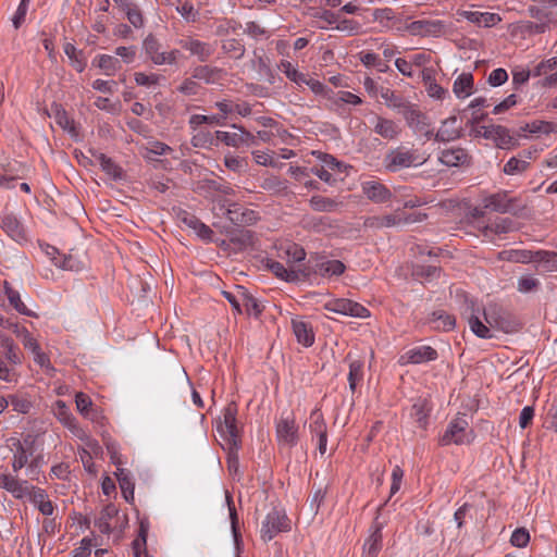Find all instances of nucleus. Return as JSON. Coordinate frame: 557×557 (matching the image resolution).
<instances>
[{"instance_id": "nucleus-1", "label": "nucleus", "mask_w": 557, "mask_h": 557, "mask_svg": "<svg viewBox=\"0 0 557 557\" xmlns=\"http://www.w3.org/2000/svg\"><path fill=\"white\" fill-rule=\"evenodd\" d=\"M429 160V154L413 146L399 145L389 149L383 158V166L389 173H396L409 168H418Z\"/></svg>"}, {"instance_id": "nucleus-2", "label": "nucleus", "mask_w": 557, "mask_h": 557, "mask_svg": "<svg viewBox=\"0 0 557 557\" xmlns=\"http://www.w3.org/2000/svg\"><path fill=\"white\" fill-rule=\"evenodd\" d=\"M237 405L232 401L223 410V420L218 425V431L225 441L228 450L240 447V431L237 426Z\"/></svg>"}, {"instance_id": "nucleus-3", "label": "nucleus", "mask_w": 557, "mask_h": 557, "mask_svg": "<svg viewBox=\"0 0 557 557\" xmlns=\"http://www.w3.org/2000/svg\"><path fill=\"white\" fill-rule=\"evenodd\" d=\"M290 530V520L283 509L272 508L261 522L260 537L264 543L270 542L282 532Z\"/></svg>"}, {"instance_id": "nucleus-4", "label": "nucleus", "mask_w": 557, "mask_h": 557, "mask_svg": "<svg viewBox=\"0 0 557 557\" xmlns=\"http://www.w3.org/2000/svg\"><path fill=\"white\" fill-rule=\"evenodd\" d=\"M483 207L498 213L519 214L523 209L518 198L509 197L507 191H498L483 198Z\"/></svg>"}, {"instance_id": "nucleus-5", "label": "nucleus", "mask_w": 557, "mask_h": 557, "mask_svg": "<svg viewBox=\"0 0 557 557\" xmlns=\"http://www.w3.org/2000/svg\"><path fill=\"white\" fill-rule=\"evenodd\" d=\"M471 433L467 419L465 417H457L449 422L445 433L440 440V443L443 446L450 444H468L471 442Z\"/></svg>"}, {"instance_id": "nucleus-6", "label": "nucleus", "mask_w": 557, "mask_h": 557, "mask_svg": "<svg viewBox=\"0 0 557 557\" xmlns=\"http://www.w3.org/2000/svg\"><path fill=\"white\" fill-rule=\"evenodd\" d=\"M275 433L278 445L289 448L297 445L299 440L298 425L293 413L281 416L276 421Z\"/></svg>"}, {"instance_id": "nucleus-7", "label": "nucleus", "mask_w": 557, "mask_h": 557, "mask_svg": "<svg viewBox=\"0 0 557 557\" xmlns=\"http://www.w3.org/2000/svg\"><path fill=\"white\" fill-rule=\"evenodd\" d=\"M476 133L485 139L494 141L500 149H511L517 145L510 131L503 125H483L478 128Z\"/></svg>"}, {"instance_id": "nucleus-8", "label": "nucleus", "mask_w": 557, "mask_h": 557, "mask_svg": "<svg viewBox=\"0 0 557 557\" xmlns=\"http://www.w3.org/2000/svg\"><path fill=\"white\" fill-rule=\"evenodd\" d=\"M372 131L387 141H394L401 135V126L394 120L374 114L371 119Z\"/></svg>"}, {"instance_id": "nucleus-9", "label": "nucleus", "mask_w": 557, "mask_h": 557, "mask_svg": "<svg viewBox=\"0 0 557 557\" xmlns=\"http://www.w3.org/2000/svg\"><path fill=\"white\" fill-rule=\"evenodd\" d=\"M325 309L335 313L355 318H368L370 315V312L366 307L345 298L329 301L325 305Z\"/></svg>"}, {"instance_id": "nucleus-10", "label": "nucleus", "mask_w": 557, "mask_h": 557, "mask_svg": "<svg viewBox=\"0 0 557 557\" xmlns=\"http://www.w3.org/2000/svg\"><path fill=\"white\" fill-rule=\"evenodd\" d=\"M309 431L312 437L318 438V449L321 455L326 453L327 445V426L323 413L320 409L315 408L309 417Z\"/></svg>"}, {"instance_id": "nucleus-11", "label": "nucleus", "mask_w": 557, "mask_h": 557, "mask_svg": "<svg viewBox=\"0 0 557 557\" xmlns=\"http://www.w3.org/2000/svg\"><path fill=\"white\" fill-rule=\"evenodd\" d=\"M412 36H440L445 32V23L441 20H418L405 26Z\"/></svg>"}, {"instance_id": "nucleus-12", "label": "nucleus", "mask_w": 557, "mask_h": 557, "mask_svg": "<svg viewBox=\"0 0 557 557\" xmlns=\"http://www.w3.org/2000/svg\"><path fill=\"white\" fill-rule=\"evenodd\" d=\"M177 45L188 51L191 57H196L199 62H207L214 53V48L211 44L193 37L181 38L177 40Z\"/></svg>"}, {"instance_id": "nucleus-13", "label": "nucleus", "mask_w": 557, "mask_h": 557, "mask_svg": "<svg viewBox=\"0 0 557 557\" xmlns=\"http://www.w3.org/2000/svg\"><path fill=\"white\" fill-rule=\"evenodd\" d=\"M366 198L374 203H384L392 199L393 193L379 180H368L360 184Z\"/></svg>"}, {"instance_id": "nucleus-14", "label": "nucleus", "mask_w": 557, "mask_h": 557, "mask_svg": "<svg viewBox=\"0 0 557 557\" xmlns=\"http://www.w3.org/2000/svg\"><path fill=\"white\" fill-rule=\"evenodd\" d=\"M0 487L4 488L16 499L28 498L34 485L26 480H18L8 473H0Z\"/></svg>"}, {"instance_id": "nucleus-15", "label": "nucleus", "mask_w": 557, "mask_h": 557, "mask_svg": "<svg viewBox=\"0 0 557 557\" xmlns=\"http://www.w3.org/2000/svg\"><path fill=\"white\" fill-rule=\"evenodd\" d=\"M504 259L512 262L529 263V262H549L553 255L547 250H539L532 252L530 250H509L500 253Z\"/></svg>"}, {"instance_id": "nucleus-16", "label": "nucleus", "mask_w": 557, "mask_h": 557, "mask_svg": "<svg viewBox=\"0 0 557 557\" xmlns=\"http://www.w3.org/2000/svg\"><path fill=\"white\" fill-rule=\"evenodd\" d=\"M438 358L437 351L431 346H417L407 350L400 357L401 364H420L428 361H434Z\"/></svg>"}, {"instance_id": "nucleus-17", "label": "nucleus", "mask_w": 557, "mask_h": 557, "mask_svg": "<svg viewBox=\"0 0 557 557\" xmlns=\"http://www.w3.org/2000/svg\"><path fill=\"white\" fill-rule=\"evenodd\" d=\"M226 216L236 225H252L259 220L258 212L235 202L228 205Z\"/></svg>"}, {"instance_id": "nucleus-18", "label": "nucleus", "mask_w": 557, "mask_h": 557, "mask_svg": "<svg viewBox=\"0 0 557 557\" xmlns=\"http://www.w3.org/2000/svg\"><path fill=\"white\" fill-rule=\"evenodd\" d=\"M399 113L405 119L408 127L414 132H424L430 126L426 115L416 104L408 102Z\"/></svg>"}, {"instance_id": "nucleus-19", "label": "nucleus", "mask_w": 557, "mask_h": 557, "mask_svg": "<svg viewBox=\"0 0 557 557\" xmlns=\"http://www.w3.org/2000/svg\"><path fill=\"white\" fill-rule=\"evenodd\" d=\"M438 161L446 166L469 165L471 157L466 149L461 147H451L440 152Z\"/></svg>"}, {"instance_id": "nucleus-20", "label": "nucleus", "mask_w": 557, "mask_h": 557, "mask_svg": "<svg viewBox=\"0 0 557 557\" xmlns=\"http://www.w3.org/2000/svg\"><path fill=\"white\" fill-rule=\"evenodd\" d=\"M267 267L276 277L288 283H294L300 281L301 278H306L310 273L309 271L300 269H287L284 267V264L275 260H268Z\"/></svg>"}, {"instance_id": "nucleus-21", "label": "nucleus", "mask_w": 557, "mask_h": 557, "mask_svg": "<svg viewBox=\"0 0 557 557\" xmlns=\"http://www.w3.org/2000/svg\"><path fill=\"white\" fill-rule=\"evenodd\" d=\"M0 226L2 231L18 244L27 242L26 231L23 224L13 214H4L1 218Z\"/></svg>"}, {"instance_id": "nucleus-22", "label": "nucleus", "mask_w": 557, "mask_h": 557, "mask_svg": "<svg viewBox=\"0 0 557 557\" xmlns=\"http://www.w3.org/2000/svg\"><path fill=\"white\" fill-rule=\"evenodd\" d=\"M382 549V524L375 522L371 527V533L364 542V557H377Z\"/></svg>"}, {"instance_id": "nucleus-23", "label": "nucleus", "mask_w": 557, "mask_h": 557, "mask_svg": "<svg viewBox=\"0 0 557 557\" xmlns=\"http://www.w3.org/2000/svg\"><path fill=\"white\" fill-rule=\"evenodd\" d=\"M292 327L297 342L305 347H310L314 343V333L310 323L300 320L293 319Z\"/></svg>"}, {"instance_id": "nucleus-24", "label": "nucleus", "mask_w": 557, "mask_h": 557, "mask_svg": "<svg viewBox=\"0 0 557 557\" xmlns=\"http://www.w3.org/2000/svg\"><path fill=\"white\" fill-rule=\"evenodd\" d=\"M484 318L490 327L509 332L510 321L506 317L505 312L497 306L488 307V309L484 311Z\"/></svg>"}, {"instance_id": "nucleus-25", "label": "nucleus", "mask_w": 557, "mask_h": 557, "mask_svg": "<svg viewBox=\"0 0 557 557\" xmlns=\"http://www.w3.org/2000/svg\"><path fill=\"white\" fill-rule=\"evenodd\" d=\"M460 137V131L457 127V117L450 116L442 122L441 127L434 135L436 141H451Z\"/></svg>"}, {"instance_id": "nucleus-26", "label": "nucleus", "mask_w": 557, "mask_h": 557, "mask_svg": "<svg viewBox=\"0 0 557 557\" xmlns=\"http://www.w3.org/2000/svg\"><path fill=\"white\" fill-rule=\"evenodd\" d=\"M473 75L469 72L461 73L453 84V92L458 99H466L473 94Z\"/></svg>"}, {"instance_id": "nucleus-27", "label": "nucleus", "mask_w": 557, "mask_h": 557, "mask_svg": "<svg viewBox=\"0 0 557 557\" xmlns=\"http://www.w3.org/2000/svg\"><path fill=\"white\" fill-rule=\"evenodd\" d=\"M431 410L432 407L429 400L426 398L419 397L411 406L410 416L414 419L419 428L425 429Z\"/></svg>"}, {"instance_id": "nucleus-28", "label": "nucleus", "mask_w": 557, "mask_h": 557, "mask_svg": "<svg viewBox=\"0 0 557 557\" xmlns=\"http://www.w3.org/2000/svg\"><path fill=\"white\" fill-rule=\"evenodd\" d=\"M460 15L473 24L485 27H492L502 21L498 14L490 12L463 11Z\"/></svg>"}, {"instance_id": "nucleus-29", "label": "nucleus", "mask_w": 557, "mask_h": 557, "mask_svg": "<svg viewBox=\"0 0 557 557\" xmlns=\"http://www.w3.org/2000/svg\"><path fill=\"white\" fill-rule=\"evenodd\" d=\"M78 252L71 251L69 255L53 257L54 264L63 270L81 271L85 268V261Z\"/></svg>"}, {"instance_id": "nucleus-30", "label": "nucleus", "mask_w": 557, "mask_h": 557, "mask_svg": "<svg viewBox=\"0 0 557 557\" xmlns=\"http://www.w3.org/2000/svg\"><path fill=\"white\" fill-rule=\"evenodd\" d=\"M11 442L12 446L0 448V454L9 450L13 453L12 469L16 473L28 463V459L32 455L23 449L20 445V440L12 438Z\"/></svg>"}, {"instance_id": "nucleus-31", "label": "nucleus", "mask_w": 557, "mask_h": 557, "mask_svg": "<svg viewBox=\"0 0 557 557\" xmlns=\"http://www.w3.org/2000/svg\"><path fill=\"white\" fill-rule=\"evenodd\" d=\"M531 158V151H523L519 157L510 158L504 165V173L507 175H517L523 173L528 170L530 165L529 160Z\"/></svg>"}, {"instance_id": "nucleus-32", "label": "nucleus", "mask_w": 557, "mask_h": 557, "mask_svg": "<svg viewBox=\"0 0 557 557\" xmlns=\"http://www.w3.org/2000/svg\"><path fill=\"white\" fill-rule=\"evenodd\" d=\"M143 51L147 59H149L153 64L161 65L160 60L163 55V51H161V44L154 35L149 34L144 38Z\"/></svg>"}, {"instance_id": "nucleus-33", "label": "nucleus", "mask_w": 557, "mask_h": 557, "mask_svg": "<svg viewBox=\"0 0 557 557\" xmlns=\"http://www.w3.org/2000/svg\"><path fill=\"white\" fill-rule=\"evenodd\" d=\"M348 360V382L349 388L354 393L357 388V385L363 380V367L364 362L360 359L352 358L351 354L347 355Z\"/></svg>"}, {"instance_id": "nucleus-34", "label": "nucleus", "mask_w": 557, "mask_h": 557, "mask_svg": "<svg viewBox=\"0 0 557 557\" xmlns=\"http://www.w3.org/2000/svg\"><path fill=\"white\" fill-rule=\"evenodd\" d=\"M0 347L3 350L5 359L11 364L16 366L22 363L23 355L18 347L14 344L12 338L4 335H0Z\"/></svg>"}, {"instance_id": "nucleus-35", "label": "nucleus", "mask_w": 557, "mask_h": 557, "mask_svg": "<svg viewBox=\"0 0 557 557\" xmlns=\"http://www.w3.org/2000/svg\"><path fill=\"white\" fill-rule=\"evenodd\" d=\"M346 267L339 260H322L317 262L314 272L322 276H338L344 273Z\"/></svg>"}, {"instance_id": "nucleus-36", "label": "nucleus", "mask_w": 557, "mask_h": 557, "mask_svg": "<svg viewBox=\"0 0 557 557\" xmlns=\"http://www.w3.org/2000/svg\"><path fill=\"white\" fill-rule=\"evenodd\" d=\"M92 157L101 169L113 180L122 178V169L102 152H92Z\"/></svg>"}, {"instance_id": "nucleus-37", "label": "nucleus", "mask_w": 557, "mask_h": 557, "mask_svg": "<svg viewBox=\"0 0 557 557\" xmlns=\"http://www.w3.org/2000/svg\"><path fill=\"white\" fill-rule=\"evenodd\" d=\"M222 71L208 65H198L193 70V77L206 84H215L220 81Z\"/></svg>"}, {"instance_id": "nucleus-38", "label": "nucleus", "mask_w": 557, "mask_h": 557, "mask_svg": "<svg viewBox=\"0 0 557 557\" xmlns=\"http://www.w3.org/2000/svg\"><path fill=\"white\" fill-rule=\"evenodd\" d=\"M119 510L113 504H109L103 507L100 516L97 518L95 524L99 531L103 534H110L112 532L111 519L117 515Z\"/></svg>"}, {"instance_id": "nucleus-39", "label": "nucleus", "mask_w": 557, "mask_h": 557, "mask_svg": "<svg viewBox=\"0 0 557 557\" xmlns=\"http://www.w3.org/2000/svg\"><path fill=\"white\" fill-rule=\"evenodd\" d=\"M92 64L98 66L108 76L114 75L121 69V62L113 55L99 54L97 55Z\"/></svg>"}, {"instance_id": "nucleus-40", "label": "nucleus", "mask_w": 557, "mask_h": 557, "mask_svg": "<svg viewBox=\"0 0 557 557\" xmlns=\"http://www.w3.org/2000/svg\"><path fill=\"white\" fill-rule=\"evenodd\" d=\"M4 294L8 297L10 305L21 314L27 317H34V312L30 311L25 304L22 301L20 293L15 290L8 282L3 284Z\"/></svg>"}, {"instance_id": "nucleus-41", "label": "nucleus", "mask_w": 557, "mask_h": 557, "mask_svg": "<svg viewBox=\"0 0 557 557\" xmlns=\"http://www.w3.org/2000/svg\"><path fill=\"white\" fill-rule=\"evenodd\" d=\"M430 322L433 324L435 330L443 332L451 331L456 326L455 317L443 310L434 311L431 315Z\"/></svg>"}, {"instance_id": "nucleus-42", "label": "nucleus", "mask_w": 557, "mask_h": 557, "mask_svg": "<svg viewBox=\"0 0 557 557\" xmlns=\"http://www.w3.org/2000/svg\"><path fill=\"white\" fill-rule=\"evenodd\" d=\"M513 230H515L513 221L509 218H502V219H497L492 224L484 226L482 230V234L485 237H490L492 234H496V235L506 234V233L512 232Z\"/></svg>"}, {"instance_id": "nucleus-43", "label": "nucleus", "mask_w": 557, "mask_h": 557, "mask_svg": "<svg viewBox=\"0 0 557 557\" xmlns=\"http://www.w3.org/2000/svg\"><path fill=\"white\" fill-rule=\"evenodd\" d=\"M364 227L371 230H381L385 227H397L395 211L385 215H373L364 220Z\"/></svg>"}, {"instance_id": "nucleus-44", "label": "nucleus", "mask_w": 557, "mask_h": 557, "mask_svg": "<svg viewBox=\"0 0 557 557\" xmlns=\"http://www.w3.org/2000/svg\"><path fill=\"white\" fill-rule=\"evenodd\" d=\"M380 97L384 100L385 104L389 109L397 110L398 112H400L403 108L409 102L391 88L383 86L380 87Z\"/></svg>"}, {"instance_id": "nucleus-45", "label": "nucleus", "mask_w": 557, "mask_h": 557, "mask_svg": "<svg viewBox=\"0 0 557 557\" xmlns=\"http://www.w3.org/2000/svg\"><path fill=\"white\" fill-rule=\"evenodd\" d=\"M260 187L272 195H281L287 190V182L278 176L270 175L263 178Z\"/></svg>"}, {"instance_id": "nucleus-46", "label": "nucleus", "mask_w": 557, "mask_h": 557, "mask_svg": "<svg viewBox=\"0 0 557 557\" xmlns=\"http://www.w3.org/2000/svg\"><path fill=\"white\" fill-rule=\"evenodd\" d=\"M64 53L70 59L72 66L77 72L81 73L85 70L86 60L82 50H77L73 44L66 42L64 45Z\"/></svg>"}, {"instance_id": "nucleus-47", "label": "nucleus", "mask_w": 557, "mask_h": 557, "mask_svg": "<svg viewBox=\"0 0 557 557\" xmlns=\"http://www.w3.org/2000/svg\"><path fill=\"white\" fill-rule=\"evenodd\" d=\"M115 476L120 484V488L124 495L126 500L134 498V483L132 481L131 474L126 469L117 467Z\"/></svg>"}, {"instance_id": "nucleus-48", "label": "nucleus", "mask_w": 557, "mask_h": 557, "mask_svg": "<svg viewBox=\"0 0 557 557\" xmlns=\"http://www.w3.org/2000/svg\"><path fill=\"white\" fill-rule=\"evenodd\" d=\"M395 216H396V224L397 227H403L406 225H410L413 223L422 222L426 219V213L423 212H413L408 213L401 209L395 210Z\"/></svg>"}, {"instance_id": "nucleus-49", "label": "nucleus", "mask_w": 557, "mask_h": 557, "mask_svg": "<svg viewBox=\"0 0 557 557\" xmlns=\"http://www.w3.org/2000/svg\"><path fill=\"white\" fill-rule=\"evenodd\" d=\"M309 202L313 210L320 212H332L338 206V202L336 200L319 195L312 196Z\"/></svg>"}, {"instance_id": "nucleus-50", "label": "nucleus", "mask_w": 557, "mask_h": 557, "mask_svg": "<svg viewBox=\"0 0 557 557\" xmlns=\"http://www.w3.org/2000/svg\"><path fill=\"white\" fill-rule=\"evenodd\" d=\"M278 70L284 73L289 81L299 86L306 82L307 75L299 72L289 61H281Z\"/></svg>"}, {"instance_id": "nucleus-51", "label": "nucleus", "mask_w": 557, "mask_h": 557, "mask_svg": "<svg viewBox=\"0 0 557 557\" xmlns=\"http://www.w3.org/2000/svg\"><path fill=\"white\" fill-rule=\"evenodd\" d=\"M52 412L53 416L59 420L60 423H62L64 426L69 423H72V420L75 419V417L72 414L70 408L66 406L65 401L63 400H57L52 405Z\"/></svg>"}, {"instance_id": "nucleus-52", "label": "nucleus", "mask_w": 557, "mask_h": 557, "mask_svg": "<svg viewBox=\"0 0 557 557\" xmlns=\"http://www.w3.org/2000/svg\"><path fill=\"white\" fill-rule=\"evenodd\" d=\"M312 16L317 21V27L320 29H326L333 24L337 25L338 22V15L330 10H317Z\"/></svg>"}, {"instance_id": "nucleus-53", "label": "nucleus", "mask_w": 557, "mask_h": 557, "mask_svg": "<svg viewBox=\"0 0 557 557\" xmlns=\"http://www.w3.org/2000/svg\"><path fill=\"white\" fill-rule=\"evenodd\" d=\"M468 324L470 330L480 338H492L493 335L490 331V326L485 325L478 315L472 313L468 318Z\"/></svg>"}, {"instance_id": "nucleus-54", "label": "nucleus", "mask_w": 557, "mask_h": 557, "mask_svg": "<svg viewBox=\"0 0 557 557\" xmlns=\"http://www.w3.org/2000/svg\"><path fill=\"white\" fill-rule=\"evenodd\" d=\"M335 28L339 32L346 33L348 36H355L362 33L361 23L352 18L341 20L338 17V22Z\"/></svg>"}, {"instance_id": "nucleus-55", "label": "nucleus", "mask_w": 557, "mask_h": 557, "mask_svg": "<svg viewBox=\"0 0 557 557\" xmlns=\"http://www.w3.org/2000/svg\"><path fill=\"white\" fill-rule=\"evenodd\" d=\"M282 250L290 263L300 262L306 258L305 249L295 243L287 244Z\"/></svg>"}, {"instance_id": "nucleus-56", "label": "nucleus", "mask_w": 557, "mask_h": 557, "mask_svg": "<svg viewBox=\"0 0 557 557\" xmlns=\"http://www.w3.org/2000/svg\"><path fill=\"white\" fill-rule=\"evenodd\" d=\"M75 404L81 414H83L85 418L94 420V416L91 414L92 401L88 395L83 392H78L75 395Z\"/></svg>"}, {"instance_id": "nucleus-57", "label": "nucleus", "mask_w": 557, "mask_h": 557, "mask_svg": "<svg viewBox=\"0 0 557 557\" xmlns=\"http://www.w3.org/2000/svg\"><path fill=\"white\" fill-rule=\"evenodd\" d=\"M70 432L77 437L79 441L84 442L88 447L92 448L97 445L96 441L92 440L89 434L77 423L76 419L72 420V423L65 425Z\"/></svg>"}, {"instance_id": "nucleus-58", "label": "nucleus", "mask_w": 557, "mask_h": 557, "mask_svg": "<svg viewBox=\"0 0 557 557\" xmlns=\"http://www.w3.org/2000/svg\"><path fill=\"white\" fill-rule=\"evenodd\" d=\"M486 106L488 104L486 98L484 97H476L469 103L468 108L472 110L471 115L473 123H479L486 116V114L481 111V108Z\"/></svg>"}, {"instance_id": "nucleus-59", "label": "nucleus", "mask_w": 557, "mask_h": 557, "mask_svg": "<svg viewBox=\"0 0 557 557\" xmlns=\"http://www.w3.org/2000/svg\"><path fill=\"white\" fill-rule=\"evenodd\" d=\"M243 307H244V311L248 315H253L256 318H258L263 310V307L259 304V301L255 297H252L251 295H246V294L243 295Z\"/></svg>"}, {"instance_id": "nucleus-60", "label": "nucleus", "mask_w": 557, "mask_h": 557, "mask_svg": "<svg viewBox=\"0 0 557 557\" xmlns=\"http://www.w3.org/2000/svg\"><path fill=\"white\" fill-rule=\"evenodd\" d=\"M125 16L129 24L135 28L139 29L145 26V17L138 4L131 7V9L125 13Z\"/></svg>"}, {"instance_id": "nucleus-61", "label": "nucleus", "mask_w": 557, "mask_h": 557, "mask_svg": "<svg viewBox=\"0 0 557 557\" xmlns=\"http://www.w3.org/2000/svg\"><path fill=\"white\" fill-rule=\"evenodd\" d=\"M518 27L522 33H527L529 35L543 34L548 29V23L547 22L534 23V22L525 21V22H520Z\"/></svg>"}, {"instance_id": "nucleus-62", "label": "nucleus", "mask_w": 557, "mask_h": 557, "mask_svg": "<svg viewBox=\"0 0 557 557\" xmlns=\"http://www.w3.org/2000/svg\"><path fill=\"white\" fill-rule=\"evenodd\" d=\"M215 137L218 140L223 143L224 145L228 147H240V136H238L237 132H224V131H216Z\"/></svg>"}, {"instance_id": "nucleus-63", "label": "nucleus", "mask_w": 557, "mask_h": 557, "mask_svg": "<svg viewBox=\"0 0 557 557\" xmlns=\"http://www.w3.org/2000/svg\"><path fill=\"white\" fill-rule=\"evenodd\" d=\"M224 165L233 172L242 173L246 171L248 163L245 158L227 154L224 158Z\"/></svg>"}, {"instance_id": "nucleus-64", "label": "nucleus", "mask_w": 557, "mask_h": 557, "mask_svg": "<svg viewBox=\"0 0 557 557\" xmlns=\"http://www.w3.org/2000/svg\"><path fill=\"white\" fill-rule=\"evenodd\" d=\"M201 89V86L196 78L188 77L185 78L181 85L177 87V90L185 96H195L198 95Z\"/></svg>"}]
</instances>
